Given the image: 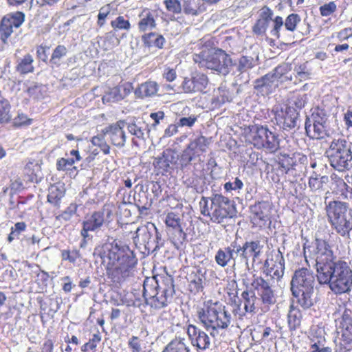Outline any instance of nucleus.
Segmentation results:
<instances>
[{"label":"nucleus","mask_w":352,"mask_h":352,"mask_svg":"<svg viewBox=\"0 0 352 352\" xmlns=\"http://www.w3.org/2000/svg\"><path fill=\"white\" fill-rule=\"evenodd\" d=\"M95 254L100 256L102 263H107L108 270L115 266L110 272L114 283H121L132 276L137 259L133 251L124 242L118 240L107 242L96 248Z\"/></svg>","instance_id":"1"},{"label":"nucleus","mask_w":352,"mask_h":352,"mask_svg":"<svg viewBox=\"0 0 352 352\" xmlns=\"http://www.w3.org/2000/svg\"><path fill=\"white\" fill-rule=\"evenodd\" d=\"M317 278L320 285H328L335 294H349L352 288V270L342 260L319 259Z\"/></svg>","instance_id":"2"},{"label":"nucleus","mask_w":352,"mask_h":352,"mask_svg":"<svg viewBox=\"0 0 352 352\" xmlns=\"http://www.w3.org/2000/svg\"><path fill=\"white\" fill-rule=\"evenodd\" d=\"M314 285L315 277L309 270L302 267L295 271L291 280V292L304 309L314 305Z\"/></svg>","instance_id":"3"},{"label":"nucleus","mask_w":352,"mask_h":352,"mask_svg":"<svg viewBox=\"0 0 352 352\" xmlns=\"http://www.w3.org/2000/svg\"><path fill=\"white\" fill-rule=\"evenodd\" d=\"M197 316L204 327L210 331L212 337L218 335L219 330L227 329L232 318L226 307L217 302L199 309Z\"/></svg>","instance_id":"4"},{"label":"nucleus","mask_w":352,"mask_h":352,"mask_svg":"<svg viewBox=\"0 0 352 352\" xmlns=\"http://www.w3.org/2000/svg\"><path fill=\"white\" fill-rule=\"evenodd\" d=\"M325 154L330 166L339 172L352 168V142L345 138L333 139Z\"/></svg>","instance_id":"5"},{"label":"nucleus","mask_w":352,"mask_h":352,"mask_svg":"<svg viewBox=\"0 0 352 352\" xmlns=\"http://www.w3.org/2000/svg\"><path fill=\"white\" fill-rule=\"evenodd\" d=\"M194 61L200 67L217 72L226 76L233 67V60L225 51L217 49L214 51L206 50L193 55Z\"/></svg>","instance_id":"6"},{"label":"nucleus","mask_w":352,"mask_h":352,"mask_svg":"<svg viewBox=\"0 0 352 352\" xmlns=\"http://www.w3.org/2000/svg\"><path fill=\"white\" fill-rule=\"evenodd\" d=\"M249 129L247 137L254 147L258 149L265 148L270 153H274L278 149L279 139L267 126L254 124Z\"/></svg>","instance_id":"7"},{"label":"nucleus","mask_w":352,"mask_h":352,"mask_svg":"<svg viewBox=\"0 0 352 352\" xmlns=\"http://www.w3.org/2000/svg\"><path fill=\"white\" fill-rule=\"evenodd\" d=\"M328 116L324 109L316 108L305 122L307 136L312 139H323L329 135Z\"/></svg>","instance_id":"8"},{"label":"nucleus","mask_w":352,"mask_h":352,"mask_svg":"<svg viewBox=\"0 0 352 352\" xmlns=\"http://www.w3.org/2000/svg\"><path fill=\"white\" fill-rule=\"evenodd\" d=\"M143 297L147 305L156 309L166 307L172 298V297L166 296V294L161 292L158 283L155 280L144 281Z\"/></svg>","instance_id":"9"},{"label":"nucleus","mask_w":352,"mask_h":352,"mask_svg":"<svg viewBox=\"0 0 352 352\" xmlns=\"http://www.w3.org/2000/svg\"><path fill=\"white\" fill-rule=\"evenodd\" d=\"M132 238L134 239L140 238L146 248L150 249L153 247L156 249L159 247L158 241L161 239V235L155 225L151 221H148L146 226L136 228Z\"/></svg>","instance_id":"10"},{"label":"nucleus","mask_w":352,"mask_h":352,"mask_svg":"<svg viewBox=\"0 0 352 352\" xmlns=\"http://www.w3.org/2000/svg\"><path fill=\"white\" fill-rule=\"evenodd\" d=\"M211 204L215 207L214 213L217 218H234L236 209L233 201L221 194H214L210 198Z\"/></svg>","instance_id":"11"},{"label":"nucleus","mask_w":352,"mask_h":352,"mask_svg":"<svg viewBox=\"0 0 352 352\" xmlns=\"http://www.w3.org/2000/svg\"><path fill=\"white\" fill-rule=\"evenodd\" d=\"M299 112L294 107H287L275 113L276 124L283 131H291L298 128Z\"/></svg>","instance_id":"12"},{"label":"nucleus","mask_w":352,"mask_h":352,"mask_svg":"<svg viewBox=\"0 0 352 352\" xmlns=\"http://www.w3.org/2000/svg\"><path fill=\"white\" fill-rule=\"evenodd\" d=\"M252 286L257 292L258 295L262 303L265 307L274 305L276 302L274 291L272 289V285L270 279H265L261 276L255 277L251 283Z\"/></svg>","instance_id":"13"},{"label":"nucleus","mask_w":352,"mask_h":352,"mask_svg":"<svg viewBox=\"0 0 352 352\" xmlns=\"http://www.w3.org/2000/svg\"><path fill=\"white\" fill-rule=\"evenodd\" d=\"M25 21V14L22 12H15L3 17L0 24L1 41L6 43L13 32V28H19Z\"/></svg>","instance_id":"14"},{"label":"nucleus","mask_w":352,"mask_h":352,"mask_svg":"<svg viewBox=\"0 0 352 352\" xmlns=\"http://www.w3.org/2000/svg\"><path fill=\"white\" fill-rule=\"evenodd\" d=\"M125 126V120H118L105 127L102 130L103 135L107 137L113 146L123 148L126 141V135L124 130Z\"/></svg>","instance_id":"15"},{"label":"nucleus","mask_w":352,"mask_h":352,"mask_svg":"<svg viewBox=\"0 0 352 352\" xmlns=\"http://www.w3.org/2000/svg\"><path fill=\"white\" fill-rule=\"evenodd\" d=\"M208 77L204 74H195L190 78H185L181 85L186 94L203 91L208 85Z\"/></svg>","instance_id":"16"},{"label":"nucleus","mask_w":352,"mask_h":352,"mask_svg":"<svg viewBox=\"0 0 352 352\" xmlns=\"http://www.w3.org/2000/svg\"><path fill=\"white\" fill-rule=\"evenodd\" d=\"M187 333L192 346L197 349L204 351L210 346V338L208 335L193 324L187 327Z\"/></svg>","instance_id":"17"},{"label":"nucleus","mask_w":352,"mask_h":352,"mask_svg":"<svg viewBox=\"0 0 352 352\" xmlns=\"http://www.w3.org/2000/svg\"><path fill=\"white\" fill-rule=\"evenodd\" d=\"M274 12L267 6H263L258 12V19L252 26V32L256 36H263L272 20Z\"/></svg>","instance_id":"18"},{"label":"nucleus","mask_w":352,"mask_h":352,"mask_svg":"<svg viewBox=\"0 0 352 352\" xmlns=\"http://www.w3.org/2000/svg\"><path fill=\"white\" fill-rule=\"evenodd\" d=\"M326 210L329 220H346L348 213L352 219V210L348 209L344 202L330 201L326 206Z\"/></svg>","instance_id":"19"},{"label":"nucleus","mask_w":352,"mask_h":352,"mask_svg":"<svg viewBox=\"0 0 352 352\" xmlns=\"http://www.w3.org/2000/svg\"><path fill=\"white\" fill-rule=\"evenodd\" d=\"M125 127L131 135L142 140L148 138L151 131L148 124L141 118H134L126 122Z\"/></svg>","instance_id":"20"},{"label":"nucleus","mask_w":352,"mask_h":352,"mask_svg":"<svg viewBox=\"0 0 352 352\" xmlns=\"http://www.w3.org/2000/svg\"><path fill=\"white\" fill-rule=\"evenodd\" d=\"M278 87V82L271 75L267 74L254 82V89L262 96H267L272 94Z\"/></svg>","instance_id":"21"},{"label":"nucleus","mask_w":352,"mask_h":352,"mask_svg":"<svg viewBox=\"0 0 352 352\" xmlns=\"http://www.w3.org/2000/svg\"><path fill=\"white\" fill-rule=\"evenodd\" d=\"M177 159L178 156L173 150L166 149L160 156L155 158L153 166L162 172H168L170 168V165L175 164Z\"/></svg>","instance_id":"22"},{"label":"nucleus","mask_w":352,"mask_h":352,"mask_svg":"<svg viewBox=\"0 0 352 352\" xmlns=\"http://www.w3.org/2000/svg\"><path fill=\"white\" fill-rule=\"evenodd\" d=\"M262 248L259 241H246L242 246L236 244V254L241 252L240 256L248 261L250 257H258Z\"/></svg>","instance_id":"23"},{"label":"nucleus","mask_w":352,"mask_h":352,"mask_svg":"<svg viewBox=\"0 0 352 352\" xmlns=\"http://www.w3.org/2000/svg\"><path fill=\"white\" fill-rule=\"evenodd\" d=\"M339 327L342 329V339L345 344H352V311L345 309L342 315Z\"/></svg>","instance_id":"24"},{"label":"nucleus","mask_w":352,"mask_h":352,"mask_svg":"<svg viewBox=\"0 0 352 352\" xmlns=\"http://www.w3.org/2000/svg\"><path fill=\"white\" fill-rule=\"evenodd\" d=\"M157 14L155 12L148 9L144 10L139 14V21L138 23V28L139 32H145L155 29L157 26L156 19Z\"/></svg>","instance_id":"25"},{"label":"nucleus","mask_w":352,"mask_h":352,"mask_svg":"<svg viewBox=\"0 0 352 352\" xmlns=\"http://www.w3.org/2000/svg\"><path fill=\"white\" fill-rule=\"evenodd\" d=\"M236 242L231 243L230 245L223 249H219L215 255V261L221 267L226 266L230 262L233 261L234 263V254L236 253Z\"/></svg>","instance_id":"26"},{"label":"nucleus","mask_w":352,"mask_h":352,"mask_svg":"<svg viewBox=\"0 0 352 352\" xmlns=\"http://www.w3.org/2000/svg\"><path fill=\"white\" fill-rule=\"evenodd\" d=\"M41 160L30 159L24 167V174L28 177L32 182H38L42 177Z\"/></svg>","instance_id":"27"},{"label":"nucleus","mask_w":352,"mask_h":352,"mask_svg":"<svg viewBox=\"0 0 352 352\" xmlns=\"http://www.w3.org/2000/svg\"><path fill=\"white\" fill-rule=\"evenodd\" d=\"M201 0H182V11L188 16H197L206 10V6Z\"/></svg>","instance_id":"28"},{"label":"nucleus","mask_w":352,"mask_h":352,"mask_svg":"<svg viewBox=\"0 0 352 352\" xmlns=\"http://www.w3.org/2000/svg\"><path fill=\"white\" fill-rule=\"evenodd\" d=\"M241 299L245 310L243 315L246 313L254 314L256 312L259 299L256 297L254 291L248 289L243 291L241 294Z\"/></svg>","instance_id":"29"},{"label":"nucleus","mask_w":352,"mask_h":352,"mask_svg":"<svg viewBox=\"0 0 352 352\" xmlns=\"http://www.w3.org/2000/svg\"><path fill=\"white\" fill-rule=\"evenodd\" d=\"M159 91V85L155 81L148 80L140 84L135 91L138 98H150L157 95Z\"/></svg>","instance_id":"30"},{"label":"nucleus","mask_w":352,"mask_h":352,"mask_svg":"<svg viewBox=\"0 0 352 352\" xmlns=\"http://www.w3.org/2000/svg\"><path fill=\"white\" fill-rule=\"evenodd\" d=\"M318 256L316 259V268L318 270L319 259L327 260V261L336 259L329 245L324 240H316Z\"/></svg>","instance_id":"31"},{"label":"nucleus","mask_w":352,"mask_h":352,"mask_svg":"<svg viewBox=\"0 0 352 352\" xmlns=\"http://www.w3.org/2000/svg\"><path fill=\"white\" fill-rule=\"evenodd\" d=\"M166 226V232L171 235L173 240L182 243L186 239V234L180 221H164Z\"/></svg>","instance_id":"32"},{"label":"nucleus","mask_w":352,"mask_h":352,"mask_svg":"<svg viewBox=\"0 0 352 352\" xmlns=\"http://www.w3.org/2000/svg\"><path fill=\"white\" fill-rule=\"evenodd\" d=\"M127 95L126 88L122 86H117L109 89L102 96L103 103L117 102L122 100Z\"/></svg>","instance_id":"33"},{"label":"nucleus","mask_w":352,"mask_h":352,"mask_svg":"<svg viewBox=\"0 0 352 352\" xmlns=\"http://www.w3.org/2000/svg\"><path fill=\"white\" fill-rule=\"evenodd\" d=\"M48 191L47 201L54 206H58L65 195V188L63 184L57 183L51 185Z\"/></svg>","instance_id":"34"},{"label":"nucleus","mask_w":352,"mask_h":352,"mask_svg":"<svg viewBox=\"0 0 352 352\" xmlns=\"http://www.w3.org/2000/svg\"><path fill=\"white\" fill-rule=\"evenodd\" d=\"M302 314L300 309L292 304L287 314V324L290 331H294L300 327Z\"/></svg>","instance_id":"35"},{"label":"nucleus","mask_w":352,"mask_h":352,"mask_svg":"<svg viewBox=\"0 0 352 352\" xmlns=\"http://www.w3.org/2000/svg\"><path fill=\"white\" fill-rule=\"evenodd\" d=\"M291 69L292 67L290 64L283 63L278 65L273 70V72L271 73V75L273 76V78L277 82H278V81L281 82H284L288 80L291 81L292 80V76L288 74Z\"/></svg>","instance_id":"36"},{"label":"nucleus","mask_w":352,"mask_h":352,"mask_svg":"<svg viewBox=\"0 0 352 352\" xmlns=\"http://www.w3.org/2000/svg\"><path fill=\"white\" fill-rule=\"evenodd\" d=\"M142 41L144 45L148 47L154 46L159 49L163 48L166 42V40L162 35L155 32L144 34L142 36Z\"/></svg>","instance_id":"37"},{"label":"nucleus","mask_w":352,"mask_h":352,"mask_svg":"<svg viewBox=\"0 0 352 352\" xmlns=\"http://www.w3.org/2000/svg\"><path fill=\"white\" fill-rule=\"evenodd\" d=\"M162 352H190L185 339H174L170 342Z\"/></svg>","instance_id":"38"},{"label":"nucleus","mask_w":352,"mask_h":352,"mask_svg":"<svg viewBox=\"0 0 352 352\" xmlns=\"http://www.w3.org/2000/svg\"><path fill=\"white\" fill-rule=\"evenodd\" d=\"M233 66H236V71L241 74L248 72L254 67L255 61L253 57L250 56H242L237 62H233Z\"/></svg>","instance_id":"39"},{"label":"nucleus","mask_w":352,"mask_h":352,"mask_svg":"<svg viewBox=\"0 0 352 352\" xmlns=\"http://www.w3.org/2000/svg\"><path fill=\"white\" fill-rule=\"evenodd\" d=\"M102 226V221H83L81 234L85 239H90L92 235L89 232L97 233Z\"/></svg>","instance_id":"40"},{"label":"nucleus","mask_w":352,"mask_h":352,"mask_svg":"<svg viewBox=\"0 0 352 352\" xmlns=\"http://www.w3.org/2000/svg\"><path fill=\"white\" fill-rule=\"evenodd\" d=\"M208 140L204 136H199L192 140L188 146L196 154L206 152Z\"/></svg>","instance_id":"41"},{"label":"nucleus","mask_w":352,"mask_h":352,"mask_svg":"<svg viewBox=\"0 0 352 352\" xmlns=\"http://www.w3.org/2000/svg\"><path fill=\"white\" fill-rule=\"evenodd\" d=\"M11 105L9 101L4 98L0 101V123L6 124L9 122L12 119L10 114Z\"/></svg>","instance_id":"42"},{"label":"nucleus","mask_w":352,"mask_h":352,"mask_svg":"<svg viewBox=\"0 0 352 352\" xmlns=\"http://www.w3.org/2000/svg\"><path fill=\"white\" fill-rule=\"evenodd\" d=\"M33 58L31 55L27 54L24 56L23 59L19 63L16 69L17 71L22 74H25L29 72H32L33 71L32 66Z\"/></svg>","instance_id":"43"},{"label":"nucleus","mask_w":352,"mask_h":352,"mask_svg":"<svg viewBox=\"0 0 352 352\" xmlns=\"http://www.w3.org/2000/svg\"><path fill=\"white\" fill-rule=\"evenodd\" d=\"M295 78L300 82L305 81L310 78L311 72L305 63L296 65L294 68Z\"/></svg>","instance_id":"44"},{"label":"nucleus","mask_w":352,"mask_h":352,"mask_svg":"<svg viewBox=\"0 0 352 352\" xmlns=\"http://www.w3.org/2000/svg\"><path fill=\"white\" fill-rule=\"evenodd\" d=\"M329 223L342 236L349 235L350 230H352L351 221H329Z\"/></svg>","instance_id":"45"},{"label":"nucleus","mask_w":352,"mask_h":352,"mask_svg":"<svg viewBox=\"0 0 352 352\" xmlns=\"http://www.w3.org/2000/svg\"><path fill=\"white\" fill-rule=\"evenodd\" d=\"M67 54V49L63 45H58L54 50L50 58V63L52 65H60V60L65 57Z\"/></svg>","instance_id":"46"},{"label":"nucleus","mask_w":352,"mask_h":352,"mask_svg":"<svg viewBox=\"0 0 352 352\" xmlns=\"http://www.w3.org/2000/svg\"><path fill=\"white\" fill-rule=\"evenodd\" d=\"M111 25L114 31L116 30H129L131 28V23L129 20L124 19L123 16H119L111 21Z\"/></svg>","instance_id":"47"},{"label":"nucleus","mask_w":352,"mask_h":352,"mask_svg":"<svg viewBox=\"0 0 352 352\" xmlns=\"http://www.w3.org/2000/svg\"><path fill=\"white\" fill-rule=\"evenodd\" d=\"M104 45L107 49H111L118 46L120 40L116 35V31H110L105 34L104 36Z\"/></svg>","instance_id":"48"},{"label":"nucleus","mask_w":352,"mask_h":352,"mask_svg":"<svg viewBox=\"0 0 352 352\" xmlns=\"http://www.w3.org/2000/svg\"><path fill=\"white\" fill-rule=\"evenodd\" d=\"M300 17L297 14H290L284 21V26L286 30L294 32L296 29L298 23L300 22Z\"/></svg>","instance_id":"49"},{"label":"nucleus","mask_w":352,"mask_h":352,"mask_svg":"<svg viewBox=\"0 0 352 352\" xmlns=\"http://www.w3.org/2000/svg\"><path fill=\"white\" fill-rule=\"evenodd\" d=\"M279 164L286 171L291 168H295L296 164L294 155L292 154V156L286 154L281 155V157L279 158Z\"/></svg>","instance_id":"50"},{"label":"nucleus","mask_w":352,"mask_h":352,"mask_svg":"<svg viewBox=\"0 0 352 352\" xmlns=\"http://www.w3.org/2000/svg\"><path fill=\"white\" fill-rule=\"evenodd\" d=\"M174 280L171 276H166L162 280L164 287L161 292L173 298L175 294Z\"/></svg>","instance_id":"51"},{"label":"nucleus","mask_w":352,"mask_h":352,"mask_svg":"<svg viewBox=\"0 0 352 352\" xmlns=\"http://www.w3.org/2000/svg\"><path fill=\"white\" fill-rule=\"evenodd\" d=\"M166 10L173 14H180L182 11V3L179 0H164Z\"/></svg>","instance_id":"52"},{"label":"nucleus","mask_w":352,"mask_h":352,"mask_svg":"<svg viewBox=\"0 0 352 352\" xmlns=\"http://www.w3.org/2000/svg\"><path fill=\"white\" fill-rule=\"evenodd\" d=\"M243 186V182L239 177H235L234 182H226L223 188L226 192H230L233 190L239 194Z\"/></svg>","instance_id":"53"},{"label":"nucleus","mask_w":352,"mask_h":352,"mask_svg":"<svg viewBox=\"0 0 352 352\" xmlns=\"http://www.w3.org/2000/svg\"><path fill=\"white\" fill-rule=\"evenodd\" d=\"M271 21H273V28L271 30L270 34L272 36L278 38L280 37V32L284 26V21L281 16H276L274 19L272 18Z\"/></svg>","instance_id":"54"},{"label":"nucleus","mask_w":352,"mask_h":352,"mask_svg":"<svg viewBox=\"0 0 352 352\" xmlns=\"http://www.w3.org/2000/svg\"><path fill=\"white\" fill-rule=\"evenodd\" d=\"M25 229V224L24 222H18L14 225V227H12L11 232L8 236V241L10 243L14 239H18L21 232Z\"/></svg>","instance_id":"55"},{"label":"nucleus","mask_w":352,"mask_h":352,"mask_svg":"<svg viewBox=\"0 0 352 352\" xmlns=\"http://www.w3.org/2000/svg\"><path fill=\"white\" fill-rule=\"evenodd\" d=\"M101 340V336L100 333L98 331L97 333H94L93 337L90 340L85 343L81 347V351L83 352H87L89 350H93L97 346V344L99 343Z\"/></svg>","instance_id":"56"},{"label":"nucleus","mask_w":352,"mask_h":352,"mask_svg":"<svg viewBox=\"0 0 352 352\" xmlns=\"http://www.w3.org/2000/svg\"><path fill=\"white\" fill-rule=\"evenodd\" d=\"M61 256L63 260L75 263L76 259L80 257V254L77 250H73L72 251L64 250L61 251Z\"/></svg>","instance_id":"57"},{"label":"nucleus","mask_w":352,"mask_h":352,"mask_svg":"<svg viewBox=\"0 0 352 352\" xmlns=\"http://www.w3.org/2000/svg\"><path fill=\"white\" fill-rule=\"evenodd\" d=\"M195 153L188 147L184 150L181 157L180 164L182 167H185L188 165L192 160L193 156Z\"/></svg>","instance_id":"58"},{"label":"nucleus","mask_w":352,"mask_h":352,"mask_svg":"<svg viewBox=\"0 0 352 352\" xmlns=\"http://www.w3.org/2000/svg\"><path fill=\"white\" fill-rule=\"evenodd\" d=\"M337 9V6L334 1H331L320 7V13L322 16H329L331 15Z\"/></svg>","instance_id":"59"},{"label":"nucleus","mask_w":352,"mask_h":352,"mask_svg":"<svg viewBox=\"0 0 352 352\" xmlns=\"http://www.w3.org/2000/svg\"><path fill=\"white\" fill-rule=\"evenodd\" d=\"M128 346L132 352H141L142 340L138 337L133 336L128 342Z\"/></svg>","instance_id":"60"},{"label":"nucleus","mask_w":352,"mask_h":352,"mask_svg":"<svg viewBox=\"0 0 352 352\" xmlns=\"http://www.w3.org/2000/svg\"><path fill=\"white\" fill-rule=\"evenodd\" d=\"M75 163L74 158L65 159L60 158L56 162V167L58 170L65 171L70 168V167Z\"/></svg>","instance_id":"61"},{"label":"nucleus","mask_w":352,"mask_h":352,"mask_svg":"<svg viewBox=\"0 0 352 352\" xmlns=\"http://www.w3.org/2000/svg\"><path fill=\"white\" fill-rule=\"evenodd\" d=\"M307 101V96L306 94H297L294 96L293 100V104L295 109L298 111L305 107Z\"/></svg>","instance_id":"62"},{"label":"nucleus","mask_w":352,"mask_h":352,"mask_svg":"<svg viewBox=\"0 0 352 352\" xmlns=\"http://www.w3.org/2000/svg\"><path fill=\"white\" fill-rule=\"evenodd\" d=\"M32 122V120L29 119L28 116L23 113H19L17 116L14 118V125L16 126H21L23 125H29Z\"/></svg>","instance_id":"63"},{"label":"nucleus","mask_w":352,"mask_h":352,"mask_svg":"<svg viewBox=\"0 0 352 352\" xmlns=\"http://www.w3.org/2000/svg\"><path fill=\"white\" fill-rule=\"evenodd\" d=\"M308 184L309 187L311 189V190L314 191H316L322 188L321 183H320L318 179V174L316 173H314L313 175L309 177Z\"/></svg>","instance_id":"64"}]
</instances>
